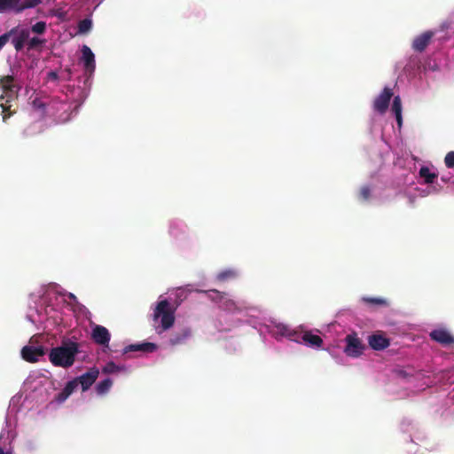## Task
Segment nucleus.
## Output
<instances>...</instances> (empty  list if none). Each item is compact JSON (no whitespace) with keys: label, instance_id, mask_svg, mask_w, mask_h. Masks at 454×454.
Masks as SVG:
<instances>
[{"label":"nucleus","instance_id":"nucleus-1","mask_svg":"<svg viewBox=\"0 0 454 454\" xmlns=\"http://www.w3.org/2000/svg\"><path fill=\"white\" fill-rule=\"evenodd\" d=\"M0 89L2 94L0 96V106L3 113V121H6L13 114L15 110L12 111V103L18 98V92L20 86L15 82L12 75H4L0 77Z\"/></svg>","mask_w":454,"mask_h":454},{"label":"nucleus","instance_id":"nucleus-2","mask_svg":"<svg viewBox=\"0 0 454 454\" xmlns=\"http://www.w3.org/2000/svg\"><path fill=\"white\" fill-rule=\"evenodd\" d=\"M78 353L79 344L74 341H67L50 350L49 360L55 366L68 368L74 364Z\"/></svg>","mask_w":454,"mask_h":454},{"label":"nucleus","instance_id":"nucleus-3","mask_svg":"<svg viewBox=\"0 0 454 454\" xmlns=\"http://www.w3.org/2000/svg\"><path fill=\"white\" fill-rule=\"evenodd\" d=\"M160 320V333L171 328L175 323V311L168 300L160 301L153 311V321Z\"/></svg>","mask_w":454,"mask_h":454},{"label":"nucleus","instance_id":"nucleus-4","mask_svg":"<svg viewBox=\"0 0 454 454\" xmlns=\"http://www.w3.org/2000/svg\"><path fill=\"white\" fill-rule=\"evenodd\" d=\"M346 347L344 352L348 356L358 357L360 356L364 349L365 345L362 340L357 336V333H352L345 337Z\"/></svg>","mask_w":454,"mask_h":454},{"label":"nucleus","instance_id":"nucleus-5","mask_svg":"<svg viewBox=\"0 0 454 454\" xmlns=\"http://www.w3.org/2000/svg\"><path fill=\"white\" fill-rule=\"evenodd\" d=\"M429 336L431 340L440 343L444 347L454 345V336H452L451 333L447 329H434L429 333Z\"/></svg>","mask_w":454,"mask_h":454},{"label":"nucleus","instance_id":"nucleus-6","mask_svg":"<svg viewBox=\"0 0 454 454\" xmlns=\"http://www.w3.org/2000/svg\"><path fill=\"white\" fill-rule=\"evenodd\" d=\"M392 96V90L388 87H385L382 92L374 100V109L380 114H384L388 108Z\"/></svg>","mask_w":454,"mask_h":454},{"label":"nucleus","instance_id":"nucleus-7","mask_svg":"<svg viewBox=\"0 0 454 454\" xmlns=\"http://www.w3.org/2000/svg\"><path fill=\"white\" fill-rule=\"evenodd\" d=\"M99 374L98 369L90 368L88 372L79 377L74 378L78 386L81 385L82 391L88 390L96 381Z\"/></svg>","mask_w":454,"mask_h":454},{"label":"nucleus","instance_id":"nucleus-8","mask_svg":"<svg viewBox=\"0 0 454 454\" xmlns=\"http://www.w3.org/2000/svg\"><path fill=\"white\" fill-rule=\"evenodd\" d=\"M91 338L95 343L108 347L111 335L105 326L97 325L92 328Z\"/></svg>","mask_w":454,"mask_h":454},{"label":"nucleus","instance_id":"nucleus-9","mask_svg":"<svg viewBox=\"0 0 454 454\" xmlns=\"http://www.w3.org/2000/svg\"><path fill=\"white\" fill-rule=\"evenodd\" d=\"M44 355V348L42 346L33 347V346H25L21 349V356L22 358L29 363H35L38 361L40 356Z\"/></svg>","mask_w":454,"mask_h":454},{"label":"nucleus","instance_id":"nucleus-10","mask_svg":"<svg viewBox=\"0 0 454 454\" xmlns=\"http://www.w3.org/2000/svg\"><path fill=\"white\" fill-rule=\"evenodd\" d=\"M82 61L83 62L85 72L90 75L92 74L96 68L95 56L87 45H83L82 48Z\"/></svg>","mask_w":454,"mask_h":454},{"label":"nucleus","instance_id":"nucleus-11","mask_svg":"<svg viewBox=\"0 0 454 454\" xmlns=\"http://www.w3.org/2000/svg\"><path fill=\"white\" fill-rule=\"evenodd\" d=\"M434 35V33L433 31H426L415 37L412 42L413 50L419 52L424 51Z\"/></svg>","mask_w":454,"mask_h":454},{"label":"nucleus","instance_id":"nucleus-12","mask_svg":"<svg viewBox=\"0 0 454 454\" xmlns=\"http://www.w3.org/2000/svg\"><path fill=\"white\" fill-rule=\"evenodd\" d=\"M368 344L374 350H383L389 347L390 340L382 334L374 333L368 337Z\"/></svg>","mask_w":454,"mask_h":454},{"label":"nucleus","instance_id":"nucleus-13","mask_svg":"<svg viewBox=\"0 0 454 454\" xmlns=\"http://www.w3.org/2000/svg\"><path fill=\"white\" fill-rule=\"evenodd\" d=\"M17 32L12 35H15L12 43L17 51H21L24 48L25 43L29 39V30L27 28H22L19 30L18 27H16Z\"/></svg>","mask_w":454,"mask_h":454},{"label":"nucleus","instance_id":"nucleus-14","mask_svg":"<svg viewBox=\"0 0 454 454\" xmlns=\"http://www.w3.org/2000/svg\"><path fill=\"white\" fill-rule=\"evenodd\" d=\"M43 0H13L11 4L10 10H14L16 12H20L25 9L34 8Z\"/></svg>","mask_w":454,"mask_h":454},{"label":"nucleus","instance_id":"nucleus-15","mask_svg":"<svg viewBox=\"0 0 454 454\" xmlns=\"http://www.w3.org/2000/svg\"><path fill=\"white\" fill-rule=\"evenodd\" d=\"M157 349V345L153 342H144V343H137V344H130L127 346L123 349V353L126 354L128 352H134V351H142V352H147L152 353Z\"/></svg>","mask_w":454,"mask_h":454},{"label":"nucleus","instance_id":"nucleus-16","mask_svg":"<svg viewBox=\"0 0 454 454\" xmlns=\"http://www.w3.org/2000/svg\"><path fill=\"white\" fill-rule=\"evenodd\" d=\"M78 387V384L75 380V379L68 381L65 387L62 389V391L60 393L58 394L57 395V401L59 402V403H62L64 401H66L69 395H72V393Z\"/></svg>","mask_w":454,"mask_h":454},{"label":"nucleus","instance_id":"nucleus-17","mask_svg":"<svg viewBox=\"0 0 454 454\" xmlns=\"http://www.w3.org/2000/svg\"><path fill=\"white\" fill-rule=\"evenodd\" d=\"M192 335L190 328H184L180 332L176 333L169 340L172 346L184 343Z\"/></svg>","mask_w":454,"mask_h":454},{"label":"nucleus","instance_id":"nucleus-18","mask_svg":"<svg viewBox=\"0 0 454 454\" xmlns=\"http://www.w3.org/2000/svg\"><path fill=\"white\" fill-rule=\"evenodd\" d=\"M301 340L311 347L319 348L323 344V340L319 335L313 334L310 332L302 333Z\"/></svg>","mask_w":454,"mask_h":454},{"label":"nucleus","instance_id":"nucleus-19","mask_svg":"<svg viewBox=\"0 0 454 454\" xmlns=\"http://www.w3.org/2000/svg\"><path fill=\"white\" fill-rule=\"evenodd\" d=\"M392 111L399 126L402 125V103L399 96H395L392 104Z\"/></svg>","mask_w":454,"mask_h":454},{"label":"nucleus","instance_id":"nucleus-20","mask_svg":"<svg viewBox=\"0 0 454 454\" xmlns=\"http://www.w3.org/2000/svg\"><path fill=\"white\" fill-rule=\"evenodd\" d=\"M419 176L420 177L424 178L425 183L427 184H433L434 182V179L437 177V175L432 173L427 167H422L419 169Z\"/></svg>","mask_w":454,"mask_h":454},{"label":"nucleus","instance_id":"nucleus-21","mask_svg":"<svg viewBox=\"0 0 454 454\" xmlns=\"http://www.w3.org/2000/svg\"><path fill=\"white\" fill-rule=\"evenodd\" d=\"M112 385H113V381L109 378L100 381L99 383H98V385L96 387L97 393L98 395L106 394V392L109 391Z\"/></svg>","mask_w":454,"mask_h":454},{"label":"nucleus","instance_id":"nucleus-22","mask_svg":"<svg viewBox=\"0 0 454 454\" xmlns=\"http://www.w3.org/2000/svg\"><path fill=\"white\" fill-rule=\"evenodd\" d=\"M92 28V20L90 19H83L78 23V33L87 34Z\"/></svg>","mask_w":454,"mask_h":454},{"label":"nucleus","instance_id":"nucleus-23","mask_svg":"<svg viewBox=\"0 0 454 454\" xmlns=\"http://www.w3.org/2000/svg\"><path fill=\"white\" fill-rule=\"evenodd\" d=\"M363 301L365 303L373 305V306H387L388 305L387 301L383 298L364 297V298H363Z\"/></svg>","mask_w":454,"mask_h":454},{"label":"nucleus","instance_id":"nucleus-24","mask_svg":"<svg viewBox=\"0 0 454 454\" xmlns=\"http://www.w3.org/2000/svg\"><path fill=\"white\" fill-rule=\"evenodd\" d=\"M121 370V368L118 365H116L114 362H108L103 367L102 372L105 374H112L119 372Z\"/></svg>","mask_w":454,"mask_h":454},{"label":"nucleus","instance_id":"nucleus-25","mask_svg":"<svg viewBox=\"0 0 454 454\" xmlns=\"http://www.w3.org/2000/svg\"><path fill=\"white\" fill-rule=\"evenodd\" d=\"M33 33L43 35L46 31V23L44 21H38L31 27Z\"/></svg>","mask_w":454,"mask_h":454},{"label":"nucleus","instance_id":"nucleus-26","mask_svg":"<svg viewBox=\"0 0 454 454\" xmlns=\"http://www.w3.org/2000/svg\"><path fill=\"white\" fill-rule=\"evenodd\" d=\"M17 32V28L13 27L7 33H4L0 36V50L8 43L10 37Z\"/></svg>","mask_w":454,"mask_h":454},{"label":"nucleus","instance_id":"nucleus-27","mask_svg":"<svg viewBox=\"0 0 454 454\" xmlns=\"http://www.w3.org/2000/svg\"><path fill=\"white\" fill-rule=\"evenodd\" d=\"M45 43V40L40 39L38 37H32L27 42V49L34 50L37 47L43 45Z\"/></svg>","mask_w":454,"mask_h":454},{"label":"nucleus","instance_id":"nucleus-28","mask_svg":"<svg viewBox=\"0 0 454 454\" xmlns=\"http://www.w3.org/2000/svg\"><path fill=\"white\" fill-rule=\"evenodd\" d=\"M359 199L363 201H366L371 197V188L368 185H364L359 191Z\"/></svg>","mask_w":454,"mask_h":454},{"label":"nucleus","instance_id":"nucleus-29","mask_svg":"<svg viewBox=\"0 0 454 454\" xmlns=\"http://www.w3.org/2000/svg\"><path fill=\"white\" fill-rule=\"evenodd\" d=\"M445 166L449 168H454V151L449 152L444 158Z\"/></svg>","mask_w":454,"mask_h":454},{"label":"nucleus","instance_id":"nucleus-30","mask_svg":"<svg viewBox=\"0 0 454 454\" xmlns=\"http://www.w3.org/2000/svg\"><path fill=\"white\" fill-rule=\"evenodd\" d=\"M235 276H236V274L233 270H225V271L220 272L217 275V278L220 281H224L228 278H234Z\"/></svg>","mask_w":454,"mask_h":454},{"label":"nucleus","instance_id":"nucleus-31","mask_svg":"<svg viewBox=\"0 0 454 454\" xmlns=\"http://www.w3.org/2000/svg\"><path fill=\"white\" fill-rule=\"evenodd\" d=\"M223 307L227 310H239V308L237 306L236 302L232 300H227L223 303Z\"/></svg>","mask_w":454,"mask_h":454},{"label":"nucleus","instance_id":"nucleus-32","mask_svg":"<svg viewBox=\"0 0 454 454\" xmlns=\"http://www.w3.org/2000/svg\"><path fill=\"white\" fill-rule=\"evenodd\" d=\"M13 0H0V12L10 10L11 4Z\"/></svg>","mask_w":454,"mask_h":454},{"label":"nucleus","instance_id":"nucleus-33","mask_svg":"<svg viewBox=\"0 0 454 454\" xmlns=\"http://www.w3.org/2000/svg\"><path fill=\"white\" fill-rule=\"evenodd\" d=\"M52 15L59 17L61 20H64L66 13L61 10L53 11Z\"/></svg>","mask_w":454,"mask_h":454},{"label":"nucleus","instance_id":"nucleus-34","mask_svg":"<svg viewBox=\"0 0 454 454\" xmlns=\"http://www.w3.org/2000/svg\"><path fill=\"white\" fill-rule=\"evenodd\" d=\"M210 293L216 294L219 296V299H223L227 294L225 293H221L215 289L209 290Z\"/></svg>","mask_w":454,"mask_h":454},{"label":"nucleus","instance_id":"nucleus-35","mask_svg":"<svg viewBox=\"0 0 454 454\" xmlns=\"http://www.w3.org/2000/svg\"><path fill=\"white\" fill-rule=\"evenodd\" d=\"M48 77H49V79H51L52 81H55L59 78L58 74L54 71L50 72L48 74Z\"/></svg>","mask_w":454,"mask_h":454},{"label":"nucleus","instance_id":"nucleus-36","mask_svg":"<svg viewBox=\"0 0 454 454\" xmlns=\"http://www.w3.org/2000/svg\"><path fill=\"white\" fill-rule=\"evenodd\" d=\"M0 454H11L9 452H4L3 448L0 446Z\"/></svg>","mask_w":454,"mask_h":454},{"label":"nucleus","instance_id":"nucleus-37","mask_svg":"<svg viewBox=\"0 0 454 454\" xmlns=\"http://www.w3.org/2000/svg\"><path fill=\"white\" fill-rule=\"evenodd\" d=\"M170 234H171V235L176 236V234L174 233V230H173V228H172V229H171V231H170Z\"/></svg>","mask_w":454,"mask_h":454}]
</instances>
